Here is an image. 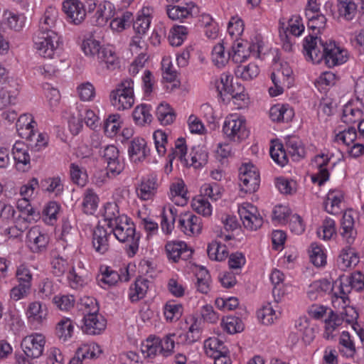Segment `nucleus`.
I'll list each match as a JSON object with an SVG mask.
<instances>
[{
    "mask_svg": "<svg viewBox=\"0 0 364 364\" xmlns=\"http://www.w3.org/2000/svg\"><path fill=\"white\" fill-rule=\"evenodd\" d=\"M59 36L56 32L42 33L35 38V47L39 55L43 58L53 59L39 68L41 74L45 76H53L65 65L64 62L55 56L58 48Z\"/></svg>",
    "mask_w": 364,
    "mask_h": 364,
    "instance_id": "1",
    "label": "nucleus"
},
{
    "mask_svg": "<svg viewBox=\"0 0 364 364\" xmlns=\"http://www.w3.org/2000/svg\"><path fill=\"white\" fill-rule=\"evenodd\" d=\"M114 226L110 228L117 240L121 242H127L129 246V255H134L139 248L140 236L136 233L134 223L129 221L125 215H122L118 223L114 221Z\"/></svg>",
    "mask_w": 364,
    "mask_h": 364,
    "instance_id": "2",
    "label": "nucleus"
},
{
    "mask_svg": "<svg viewBox=\"0 0 364 364\" xmlns=\"http://www.w3.org/2000/svg\"><path fill=\"white\" fill-rule=\"evenodd\" d=\"M134 82L131 79L122 81L118 87L110 93L112 105L119 110L129 109L134 103Z\"/></svg>",
    "mask_w": 364,
    "mask_h": 364,
    "instance_id": "3",
    "label": "nucleus"
},
{
    "mask_svg": "<svg viewBox=\"0 0 364 364\" xmlns=\"http://www.w3.org/2000/svg\"><path fill=\"white\" fill-rule=\"evenodd\" d=\"M224 134L230 141L240 142L249 136L246 120L243 117L231 114L225 118L223 127Z\"/></svg>",
    "mask_w": 364,
    "mask_h": 364,
    "instance_id": "4",
    "label": "nucleus"
},
{
    "mask_svg": "<svg viewBox=\"0 0 364 364\" xmlns=\"http://www.w3.org/2000/svg\"><path fill=\"white\" fill-rule=\"evenodd\" d=\"M241 191L245 193L255 192L259 186L260 177L258 169L252 164H245L239 169Z\"/></svg>",
    "mask_w": 364,
    "mask_h": 364,
    "instance_id": "5",
    "label": "nucleus"
},
{
    "mask_svg": "<svg viewBox=\"0 0 364 364\" xmlns=\"http://www.w3.org/2000/svg\"><path fill=\"white\" fill-rule=\"evenodd\" d=\"M320 46L324 49V61L329 67H334L345 63L347 60V51L336 46L335 42H323L320 41Z\"/></svg>",
    "mask_w": 364,
    "mask_h": 364,
    "instance_id": "6",
    "label": "nucleus"
},
{
    "mask_svg": "<svg viewBox=\"0 0 364 364\" xmlns=\"http://www.w3.org/2000/svg\"><path fill=\"white\" fill-rule=\"evenodd\" d=\"M45 343L44 336L41 334H36L25 337L21 343V346L25 355L33 359L42 355Z\"/></svg>",
    "mask_w": 364,
    "mask_h": 364,
    "instance_id": "7",
    "label": "nucleus"
},
{
    "mask_svg": "<svg viewBox=\"0 0 364 364\" xmlns=\"http://www.w3.org/2000/svg\"><path fill=\"white\" fill-rule=\"evenodd\" d=\"M321 38L314 35H309L304 40L303 47L306 57L314 63H319L324 59V49L320 46Z\"/></svg>",
    "mask_w": 364,
    "mask_h": 364,
    "instance_id": "8",
    "label": "nucleus"
},
{
    "mask_svg": "<svg viewBox=\"0 0 364 364\" xmlns=\"http://www.w3.org/2000/svg\"><path fill=\"white\" fill-rule=\"evenodd\" d=\"M178 227L187 235H195L202 230L201 218L191 212L181 213L178 219Z\"/></svg>",
    "mask_w": 364,
    "mask_h": 364,
    "instance_id": "9",
    "label": "nucleus"
},
{
    "mask_svg": "<svg viewBox=\"0 0 364 364\" xmlns=\"http://www.w3.org/2000/svg\"><path fill=\"white\" fill-rule=\"evenodd\" d=\"M63 9L67 18L73 24H80L86 16L85 4L80 0H65Z\"/></svg>",
    "mask_w": 364,
    "mask_h": 364,
    "instance_id": "10",
    "label": "nucleus"
},
{
    "mask_svg": "<svg viewBox=\"0 0 364 364\" xmlns=\"http://www.w3.org/2000/svg\"><path fill=\"white\" fill-rule=\"evenodd\" d=\"M105 161L107 164V173L112 176L119 174L124 169V165L119 159V151L114 145H108L104 147L101 154Z\"/></svg>",
    "mask_w": 364,
    "mask_h": 364,
    "instance_id": "11",
    "label": "nucleus"
},
{
    "mask_svg": "<svg viewBox=\"0 0 364 364\" xmlns=\"http://www.w3.org/2000/svg\"><path fill=\"white\" fill-rule=\"evenodd\" d=\"M238 213L246 229L256 230L262 225V218L256 214L257 209L253 205L248 204L246 207L242 206L239 208Z\"/></svg>",
    "mask_w": 364,
    "mask_h": 364,
    "instance_id": "12",
    "label": "nucleus"
},
{
    "mask_svg": "<svg viewBox=\"0 0 364 364\" xmlns=\"http://www.w3.org/2000/svg\"><path fill=\"white\" fill-rule=\"evenodd\" d=\"M84 325L82 330L89 335H97L101 333L106 328L105 318L98 313L85 314L83 318Z\"/></svg>",
    "mask_w": 364,
    "mask_h": 364,
    "instance_id": "13",
    "label": "nucleus"
},
{
    "mask_svg": "<svg viewBox=\"0 0 364 364\" xmlns=\"http://www.w3.org/2000/svg\"><path fill=\"white\" fill-rule=\"evenodd\" d=\"M283 28V33L279 31L281 41L283 42V48L286 51L291 50L292 44L290 38L287 34V31L294 36H299L304 31V26L301 23V18L299 16H294L289 20V25L287 28Z\"/></svg>",
    "mask_w": 364,
    "mask_h": 364,
    "instance_id": "14",
    "label": "nucleus"
},
{
    "mask_svg": "<svg viewBox=\"0 0 364 364\" xmlns=\"http://www.w3.org/2000/svg\"><path fill=\"white\" fill-rule=\"evenodd\" d=\"M165 247L168 258L174 262H178L180 259L187 260L193 254L192 250L188 248L183 242H168Z\"/></svg>",
    "mask_w": 364,
    "mask_h": 364,
    "instance_id": "15",
    "label": "nucleus"
},
{
    "mask_svg": "<svg viewBox=\"0 0 364 364\" xmlns=\"http://www.w3.org/2000/svg\"><path fill=\"white\" fill-rule=\"evenodd\" d=\"M83 120L86 125L92 129H95L97 127V122L98 121V117L93 111L89 109L85 111L83 119L81 114H79L77 117L73 116L71 117L69 122V127L71 132L77 134L82 127Z\"/></svg>",
    "mask_w": 364,
    "mask_h": 364,
    "instance_id": "16",
    "label": "nucleus"
},
{
    "mask_svg": "<svg viewBox=\"0 0 364 364\" xmlns=\"http://www.w3.org/2000/svg\"><path fill=\"white\" fill-rule=\"evenodd\" d=\"M28 243L30 249L33 252H39L44 250L48 243V237L42 233L37 226L30 229L27 233Z\"/></svg>",
    "mask_w": 364,
    "mask_h": 364,
    "instance_id": "17",
    "label": "nucleus"
},
{
    "mask_svg": "<svg viewBox=\"0 0 364 364\" xmlns=\"http://www.w3.org/2000/svg\"><path fill=\"white\" fill-rule=\"evenodd\" d=\"M111 232H108L103 226L97 225L93 232L92 245L95 250L104 254L109 249L108 237Z\"/></svg>",
    "mask_w": 364,
    "mask_h": 364,
    "instance_id": "18",
    "label": "nucleus"
},
{
    "mask_svg": "<svg viewBox=\"0 0 364 364\" xmlns=\"http://www.w3.org/2000/svg\"><path fill=\"white\" fill-rule=\"evenodd\" d=\"M35 127V122L27 123L26 129L28 131V133H21V134L24 135V137L29 141L31 146H34L37 151H39L46 146L47 138L45 134L36 132L34 131Z\"/></svg>",
    "mask_w": 364,
    "mask_h": 364,
    "instance_id": "19",
    "label": "nucleus"
},
{
    "mask_svg": "<svg viewBox=\"0 0 364 364\" xmlns=\"http://www.w3.org/2000/svg\"><path fill=\"white\" fill-rule=\"evenodd\" d=\"M294 115V110L287 105H276L269 110V117L273 122H288Z\"/></svg>",
    "mask_w": 364,
    "mask_h": 364,
    "instance_id": "20",
    "label": "nucleus"
},
{
    "mask_svg": "<svg viewBox=\"0 0 364 364\" xmlns=\"http://www.w3.org/2000/svg\"><path fill=\"white\" fill-rule=\"evenodd\" d=\"M26 314L29 321L42 323L47 318L48 309L45 304L34 301L29 304Z\"/></svg>",
    "mask_w": 364,
    "mask_h": 364,
    "instance_id": "21",
    "label": "nucleus"
},
{
    "mask_svg": "<svg viewBox=\"0 0 364 364\" xmlns=\"http://www.w3.org/2000/svg\"><path fill=\"white\" fill-rule=\"evenodd\" d=\"M129 156L134 163L141 161L146 156V141L142 138H134L128 148Z\"/></svg>",
    "mask_w": 364,
    "mask_h": 364,
    "instance_id": "22",
    "label": "nucleus"
},
{
    "mask_svg": "<svg viewBox=\"0 0 364 364\" xmlns=\"http://www.w3.org/2000/svg\"><path fill=\"white\" fill-rule=\"evenodd\" d=\"M102 277L100 282L109 286L114 285L118 281L127 282L129 279L128 269H125L124 272L119 274L117 272L111 269L109 267L101 268Z\"/></svg>",
    "mask_w": 364,
    "mask_h": 364,
    "instance_id": "23",
    "label": "nucleus"
},
{
    "mask_svg": "<svg viewBox=\"0 0 364 364\" xmlns=\"http://www.w3.org/2000/svg\"><path fill=\"white\" fill-rule=\"evenodd\" d=\"M58 16V10L55 7H48L39 21V33L55 32L52 28L55 25Z\"/></svg>",
    "mask_w": 364,
    "mask_h": 364,
    "instance_id": "24",
    "label": "nucleus"
},
{
    "mask_svg": "<svg viewBox=\"0 0 364 364\" xmlns=\"http://www.w3.org/2000/svg\"><path fill=\"white\" fill-rule=\"evenodd\" d=\"M341 235L350 245L353 242L356 230L354 229V220L350 212H345L341 221Z\"/></svg>",
    "mask_w": 364,
    "mask_h": 364,
    "instance_id": "25",
    "label": "nucleus"
},
{
    "mask_svg": "<svg viewBox=\"0 0 364 364\" xmlns=\"http://www.w3.org/2000/svg\"><path fill=\"white\" fill-rule=\"evenodd\" d=\"M113 9V5L109 1L100 4L95 14L96 24L99 26H105L114 16Z\"/></svg>",
    "mask_w": 364,
    "mask_h": 364,
    "instance_id": "26",
    "label": "nucleus"
},
{
    "mask_svg": "<svg viewBox=\"0 0 364 364\" xmlns=\"http://www.w3.org/2000/svg\"><path fill=\"white\" fill-rule=\"evenodd\" d=\"M195 7L193 2L186 4V6H173L167 7V15L172 20H181L192 16V10Z\"/></svg>",
    "mask_w": 364,
    "mask_h": 364,
    "instance_id": "27",
    "label": "nucleus"
},
{
    "mask_svg": "<svg viewBox=\"0 0 364 364\" xmlns=\"http://www.w3.org/2000/svg\"><path fill=\"white\" fill-rule=\"evenodd\" d=\"M358 318V314L355 309L352 307H346L344 309V312H342L341 315L336 314L333 310L330 309L328 312V318L331 321H334V324L341 326L343 321H346L348 323H353Z\"/></svg>",
    "mask_w": 364,
    "mask_h": 364,
    "instance_id": "28",
    "label": "nucleus"
},
{
    "mask_svg": "<svg viewBox=\"0 0 364 364\" xmlns=\"http://www.w3.org/2000/svg\"><path fill=\"white\" fill-rule=\"evenodd\" d=\"M156 182L155 178H148L141 183L136 188V194L143 200H147L153 198L156 190Z\"/></svg>",
    "mask_w": 364,
    "mask_h": 364,
    "instance_id": "29",
    "label": "nucleus"
},
{
    "mask_svg": "<svg viewBox=\"0 0 364 364\" xmlns=\"http://www.w3.org/2000/svg\"><path fill=\"white\" fill-rule=\"evenodd\" d=\"M183 342V334L176 335V333H169L165 336L162 339L160 338L161 351L164 356H167L173 351L175 344H179Z\"/></svg>",
    "mask_w": 364,
    "mask_h": 364,
    "instance_id": "30",
    "label": "nucleus"
},
{
    "mask_svg": "<svg viewBox=\"0 0 364 364\" xmlns=\"http://www.w3.org/2000/svg\"><path fill=\"white\" fill-rule=\"evenodd\" d=\"M338 265L341 268L355 267L359 262V257L353 249L348 247L343 249L338 257Z\"/></svg>",
    "mask_w": 364,
    "mask_h": 364,
    "instance_id": "31",
    "label": "nucleus"
},
{
    "mask_svg": "<svg viewBox=\"0 0 364 364\" xmlns=\"http://www.w3.org/2000/svg\"><path fill=\"white\" fill-rule=\"evenodd\" d=\"M286 146L289 154L299 160L304 157L306 151L299 138L295 136H289L286 138Z\"/></svg>",
    "mask_w": 364,
    "mask_h": 364,
    "instance_id": "32",
    "label": "nucleus"
},
{
    "mask_svg": "<svg viewBox=\"0 0 364 364\" xmlns=\"http://www.w3.org/2000/svg\"><path fill=\"white\" fill-rule=\"evenodd\" d=\"M324 155H318L316 157V161L318 162V160L322 159L321 163L318 164V171L317 173L311 176V180L314 183H317L318 186H322L326 181H327L329 178V172L326 166L329 163V159L326 157L324 159Z\"/></svg>",
    "mask_w": 364,
    "mask_h": 364,
    "instance_id": "33",
    "label": "nucleus"
},
{
    "mask_svg": "<svg viewBox=\"0 0 364 364\" xmlns=\"http://www.w3.org/2000/svg\"><path fill=\"white\" fill-rule=\"evenodd\" d=\"M259 73V67L255 63H249L247 65L241 63L235 70L236 77L242 78L244 80H251L256 77Z\"/></svg>",
    "mask_w": 364,
    "mask_h": 364,
    "instance_id": "34",
    "label": "nucleus"
},
{
    "mask_svg": "<svg viewBox=\"0 0 364 364\" xmlns=\"http://www.w3.org/2000/svg\"><path fill=\"white\" fill-rule=\"evenodd\" d=\"M357 9L358 4L355 0H338V14L347 21L355 17Z\"/></svg>",
    "mask_w": 364,
    "mask_h": 364,
    "instance_id": "35",
    "label": "nucleus"
},
{
    "mask_svg": "<svg viewBox=\"0 0 364 364\" xmlns=\"http://www.w3.org/2000/svg\"><path fill=\"white\" fill-rule=\"evenodd\" d=\"M149 289V280L139 278L135 281L134 287L129 289V296L132 302L138 301L144 297Z\"/></svg>",
    "mask_w": 364,
    "mask_h": 364,
    "instance_id": "36",
    "label": "nucleus"
},
{
    "mask_svg": "<svg viewBox=\"0 0 364 364\" xmlns=\"http://www.w3.org/2000/svg\"><path fill=\"white\" fill-rule=\"evenodd\" d=\"M176 216L177 210L174 207H169L168 209L163 208L161 226L162 230L166 234L171 232Z\"/></svg>",
    "mask_w": 364,
    "mask_h": 364,
    "instance_id": "37",
    "label": "nucleus"
},
{
    "mask_svg": "<svg viewBox=\"0 0 364 364\" xmlns=\"http://www.w3.org/2000/svg\"><path fill=\"white\" fill-rule=\"evenodd\" d=\"M343 198V193L339 191H330L327 200L324 203L326 211L331 214H336L339 210V204Z\"/></svg>",
    "mask_w": 364,
    "mask_h": 364,
    "instance_id": "38",
    "label": "nucleus"
},
{
    "mask_svg": "<svg viewBox=\"0 0 364 364\" xmlns=\"http://www.w3.org/2000/svg\"><path fill=\"white\" fill-rule=\"evenodd\" d=\"M207 252L210 259L216 261H223L228 257L226 245L217 241H213L208 245Z\"/></svg>",
    "mask_w": 364,
    "mask_h": 364,
    "instance_id": "39",
    "label": "nucleus"
},
{
    "mask_svg": "<svg viewBox=\"0 0 364 364\" xmlns=\"http://www.w3.org/2000/svg\"><path fill=\"white\" fill-rule=\"evenodd\" d=\"M99 198L92 189H87L84 194L82 202L83 211L86 214L92 215L96 210Z\"/></svg>",
    "mask_w": 364,
    "mask_h": 364,
    "instance_id": "40",
    "label": "nucleus"
},
{
    "mask_svg": "<svg viewBox=\"0 0 364 364\" xmlns=\"http://www.w3.org/2000/svg\"><path fill=\"white\" fill-rule=\"evenodd\" d=\"M12 154L14 160L18 164H22L26 166L30 164V155L28 154L26 145L23 142L17 141L14 145Z\"/></svg>",
    "mask_w": 364,
    "mask_h": 364,
    "instance_id": "41",
    "label": "nucleus"
},
{
    "mask_svg": "<svg viewBox=\"0 0 364 364\" xmlns=\"http://www.w3.org/2000/svg\"><path fill=\"white\" fill-rule=\"evenodd\" d=\"M205 352L208 355V352L213 353L215 355H228L229 350L224 345L223 342L217 338H210L205 342Z\"/></svg>",
    "mask_w": 364,
    "mask_h": 364,
    "instance_id": "42",
    "label": "nucleus"
},
{
    "mask_svg": "<svg viewBox=\"0 0 364 364\" xmlns=\"http://www.w3.org/2000/svg\"><path fill=\"white\" fill-rule=\"evenodd\" d=\"M73 325L69 318H63L60 320L55 328L57 336L62 341H65L71 338L73 333Z\"/></svg>",
    "mask_w": 364,
    "mask_h": 364,
    "instance_id": "43",
    "label": "nucleus"
},
{
    "mask_svg": "<svg viewBox=\"0 0 364 364\" xmlns=\"http://www.w3.org/2000/svg\"><path fill=\"white\" fill-rule=\"evenodd\" d=\"M104 217L107 225L109 229L114 226V221L118 223V220L122 218V215H119L117 205L114 203H107L105 205Z\"/></svg>",
    "mask_w": 364,
    "mask_h": 364,
    "instance_id": "44",
    "label": "nucleus"
},
{
    "mask_svg": "<svg viewBox=\"0 0 364 364\" xmlns=\"http://www.w3.org/2000/svg\"><path fill=\"white\" fill-rule=\"evenodd\" d=\"M141 353L145 357L156 355L158 353H162L159 337L149 338L141 346Z\"/></svg>",
    "mask_w": 364,
    "mask_h": 364,
    "instance_id": "45",
    "label": "nucleus"
},
{
    "mask_svg": "<svg viewBox=\"0 0 364 364\" xmlns=\"http://www.w3.org/2000/svg\"><path fill=\"white\" fill-rule=\"evenodd\" d=\"M156 116L159 121L164 125L172 123L175 114L168 104H160L156 109Z\"/></svg>",
    "mask_w": 364,
    "mask_h": 364,
    "instance_id": "46",
    "label": "nucleus"
},
{
    "mask_svg": "<svg viewBox=\"0 0 364 364\" xmlns=\"http://www.w3.org/2000/svg\"><path fill=\"white\" fill-rule=\"evenodd\" d=\"M186 141L183 138H179L176 142L175 149H173L172 153L168 154V161L171 164L173 160L175 158H178L181 161H184V163L188 165V161L185 158L186 155Z\"/></svg>",
    "mask_w": 364,
    "mask_h": 364,
    "instance_id": "47",
    "label": "nucleus"
},
{
    "mask_svg": "<svg viewBox=\"0 0 364 364\" xmlns=\"http://www.w3.org/2000/svg\"><path fill=\"white\" fill-rule=\"evenodd\" d=\"M308 18V27L312 31L317 30L320 33L326 27L327 18L323 14H316L310 15L309 12L306 13Z\"/></svg>",
    "mask_w": 364,
    "mask_h": 364,
    "instance_id": "48",
    "label": "nucleus"
},
{
    "mask_svg": "<svg viewBox=\"0 0 364 364\" xmlns=\"http://www.w3.org/2000/svg\"><path fill=\"white\" fill-rule=\"evenodd\" d=\"M120 116L118 114H110L104 123V131L108 136H113L120 127Z\"/></svg>",
    "mask_w": 364,
    "mask_h": 364,
    "instance_id": "49",
    "label": "nucleus"
},
{
    "mask_svg": "<svg viewBox=\"0 0 364 364\" xmlns=\"http://www.w3.org/2000/svg\"><path fill=\"white\" fill-rule=\"evenodd\" d=\"M132 115L135 122L139 125L151 122L152 117L149 113V107L146 105H141L135 107Z\"/></svg>",
    "mask_w": 364,
    "mask_h": 364,
    "instance_id": "50",
    "label": "nucleus"
},
{
    "mask_svg": "<svg viewBox=\"0 0 364 364\" xmlns=\"http://www.w3.org/2000/svg\"><path fill=\"white\" fill-rule=\"evenodd\" d=\"M230 53L225 55V48L222 43H218L214 46L212 51V60L214 64L218 67L222 68L228 63Z\"/></svg>",
    "mask_w": 364,
    "mask_h": 364,
    "instance_id": "51",
    "label": "nucleus"
},
{
    "mask_svg": "<svg viewBox=\"0 0 364 364\" xmlns=\"http://www.w3.org/2000/svg\"><path fill=\"white\" fill-rule=\"evenodd\" d=\"M232 76L229 73L221 74L220 80L215 82V87L220 95L223 92L230 94L231 90H233Z\"/></svg>",
    "mask_w": 364,
    "mask_h": 364,
    "instance_id": "52",
    "label": "nucleus"
},
{
    "mask_svg": "<svg viewBox=\"0 0 364 364\" xmlns=\"http://www.w3.org/2000/svg\"><path fill=\"white\" fill-rule=\"evenodd\" d=\"M272 159L279 166H284L288 162L287 155L282 144L277 143L270 148Z\"/></svg>",
    "mask_w": 364,
    "mask_h": 364,
    "instance_id": "53",
    "label": "nucleus"
},
{
    "mask_svg": "<svg viewBox=\"0 0 364 364\" xmlns=\"http://www.w3.org/2000/svg\"><path fill=\"white\" fill-rule=\"evenodd\" d=\"M310 288L311 290L308 292L309 297L311 299H316V296L314 292V290L318 292H330L333 289V284L328 279H323L313 282L311 284Z\"/></svg>",
    "mask_w": 364,
    "mask_h": 364,
    "instance_id": "54",
    "label": "nucleus"
},
{
    "mask_svg": "<svg viewBox=\"0 0 364 364\" xmlns=\"http://www.w3.org/2000/svg\"><path fill=\"white\" fill-rule=\"evenodd\" d=\"M257 317L259 321L265 325L272 323L274 319L277 318L276 312L272 309L270 304L264 306L257 311Z\"/></svg>",
    "mask_w": 364,
    "mask_h": 364,
    "instance_id": "55",
    "label": "nucleus"
},
{
    "mask_svg": "<svg viewBox=\"0 0 364 364\" xmlns=\"http://www.w3.org/2000/svg\"><path fill=\"white\" fill-rule=\"evenodd\" d=\"M310 259L312 263L316 267H321L326 264V255L321 246L316 243L311 245Z\"/></svg>",
    "mask_w": 364,
    "mask_h": 364,
    "instance_id": "56",
    "label": "nucleus"
},
{
    "mask_svg": "<svg viewBox=\"0 0 364 364\" xmlns=\"http://www.w3.org/2000/svg\"><path fill=\"white\" fill-rule=\"evenodd\" d=\"M340 344L343 346L340 351L346 357H353L355 353L353 343L350 338L348 332L343 331L340 338Z\"/></svg>",
    "mask_w": 364,
    "mask_h": 364,
    "instance_id": "57",
    "label": "nucleus"
},
{
    "mask_svg": "<svg viewBox=\"0 0 364 364\" xmlns=\"http://www.w3.org/2000/svg\"><path fill=\"white\" fill-rule=\"evenodd\" d=\"M335 232V222L329 218L324 220L322 227L317 230L318 236L323 240L331 239Z\"/></svg>",
    "mask_w": 364,
    "mask_h": 364,
    "instance_id": "58",
    "label": "nucleus"
},
{
    "mask_svg": "<svg viewBox=\"0 0 364 364\" xmlns=\"http://www.w3.org/2000/svg\"><path fill=\"white\" fill-rule=\"evenodd\" d=\"M182 306L168 303L164 306V316L168 321H177L182 315Z\"/></svg>",
    "mask_w": 364,
    "mask_h": 364,
    "instance_id": "59",
    "label": "nucleus"
},
{
    "mask_svg": "<svg viewBox=\"0 0 364 364\" xmlns=\"http://www.w3.org/2000/svg\"><path fill=\"white\" fill-rule=\"evenodd\" d=\"M223 329L228 333L233 334L243 330L241 320L237 317H227L223 321Z\"/></svg>",
    "mask_w": 364,
    "mask_h": 364,
    "instance_id": "60",
    "label": "nucleus"
},
{
    "mask_svg": "<svg viewBox=\"0 0 364 364\" xmlns=\"http://www.w3.org/2000/svg\"><path fill=\"white\" fill-rule=\"evenodd\" d=\"M151 23L149 15H139L134 21L133 28L139 35H144Z\"/></svg>",
    "mask_w": 364,
    "mask_h": 364,
    "instance_id": "61",
    "label": "nucleus"
},
{
    "mask_svg": "<svg viewBox=\"0 0 364 364\" xmlns=\"http://www.w3.org/2000/svg\"><path fill=\"white\" fill-rule=\"evenodd\" d=\"M102 48L99 41L92 38L83 41L82 44V49L87 55L97 56Z\"/></svg>",
    "mask_w": 364,
    "mask_h": 364,
    "instance_id": "62",
    "label": "nucleus"
},
{
    "mask_svg": "<svg viewBox=\"0 0 364 364\" xmlns=\"http://www.w3.org/2000/svg\"><path fill=\"white\" fill-rule=\"evenodd\" d=\"M276 186L283 194H293L296 191V182L282 177L277 178Z\"/></svg>",
    "mask_w": 364,
    "mask_h": 364,
    "instance_id": "63",
    "label": "nucleus"
},
{
    "mask_svg": "<svg viewBox=\"0 0 364 364\" xmlns=\"http://www.w3.org/2000/svg\"><path fill=\"white\" fill-rule=\"evenodd\" d=\"M88 345H83L78 348L75 356L70 360L69 364H83L86 359H92Z\"/></svg>",
    "mask_w": 364,
    "mask_h": 364,
    "instance_id": "64",
    "label": "nucleus"
}]
</instances>
